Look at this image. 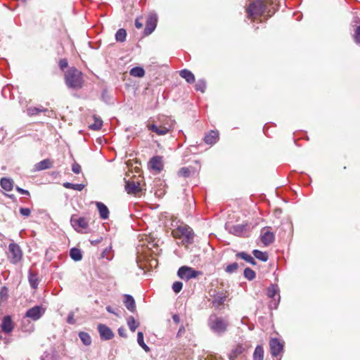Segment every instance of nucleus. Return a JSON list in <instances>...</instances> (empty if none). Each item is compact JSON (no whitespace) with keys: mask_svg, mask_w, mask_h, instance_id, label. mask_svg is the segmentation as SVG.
<instances>
[{"mask_svg":"<svg viewBox=\"0 0 360 360\" xmlns=\"http://www.w3.org/2000/svg\"><path fill=\"white\" fill-rule=\"evenodd\" d=\"M127 32L124 29H119L115 34V39L119 42H124L126 40Z\"/></svg>","mask_w":360,"mask_h":360,"instance_id":"36","label":"nucleus"},{"mask_svg":"<svg viewBox=\"0 0 360 360\" xmlns=\"http://www.w3.org/2000/svg\"><path fill=\"white\" fill-rule=\"evenodd\" d=\"M267 295L272 298L274 300V307L276 308L277 302H279L280 295H278V288L276 285H271L267 288ZM273 303L271 304V307H272Z\"/></svg>","mask_w":360,"mask_h":360,"instance_id":"12","label":"nucleus"},{"mask_svg":"<svg viewBox=\"0 0 360 360\" xmlns=\"http://www.w3.org/2000/svg\"><path fill=\"white\" fill-rule=\"evenodd\" d=\"M94 122L90 124L89 128L93 130H99L103 126V121L100 117L94 116Z\"/></svg>","mask_w":360,"mask_h":360,"instance_id":"37","label":"nucleus"},{"mask_svg":"<svg viewBox=\"0 0 360 360\" xmlns=\"http://www.w3.org/2000/svg\"><path fill=\"white\" fill-rule=\"evenodd\" d=\"M266 6L263 0H257L250 4L246 12L249 18H252L255 15H262L264 13Z\"/></svg>","mask_w":360,"mask_h":360,"instance_id":"5","label":"nucleus"},{"mask_svg":"<svg viewBox=\"0 0 360 360\" xmlns=\"http://www.w3.org/2000/svg\"><path fill=\"white\" fill-rule=\"evenodd\" d=\"M274 234L268 229H263L261 234V240L262 243L267 246L274 241Z\"/></svg>","mask_w":360,"mask_h":360,"instance_id":"14","label":"nucleus"},{"mask_svg":"<svg viewBox=\"0 0 360 360\" xmlns=\"http://www.w3.org/2000/svg\"><path fill=\"white\" fill-rule=\"evenodd\" d=\"M148 128L150 131L157 134L159 136L165 135L170 131V129L165 126L158 127L155 124L148 125Z\"/></svg>","mask_w":360,"mask_h":360,"instance_id":"16","label":"nucleus"},{"mask_svg":"<svg viewBox=\"0 0 360 360\" xmlns=\"http://www.w3.org/2000/svg\"><path fill=\"white\" fill-rule=\"evenodd\" d=\"M252 254L257 259L262 262H266L269 259V255L266 252H262L258 250H254L252 251Z\"/></svg>","mask_w":360,"mask_h":360,"instance_id":"34","label":"nucleus"},{"mask_svg":"<svg viewBox=\"0 0 360 360\" xmlns=\"http://www.w3.org/2000/svg\"><path fill=\"white\" fill-rule=\"evenodd\" d=\"M0 185L5 191H10L13 189V182L11 179L4 177L0 180Z\"/></svg>","mask_w":360,"mask_h":360,"instance_id":"25","label":"nucleus"},{"mask_svg":"<svg viewBox=\"0 0 360 360\" xmlns=\"http://www.w3.org/2000/svg\"><path fill=\"white\" fill-rule=\"evenodd\" d=\"M79 337L84 345L89 346L91 344V338L89 333L86 332H79Z\"/></svg>","mask_w":360,"mask_h":360,"instance_id":"35","label":"nucleus"},{"mask_svg":"<svg viewBox=\"0 0 360 360\" xmlns=\"http://www.w3.org/2000/svg\"><path fill=\"white\" fill-rule=\"evenodd\" d=\"M236 257L244 259L245 261H246L247 262H248L252 265L256 264V262L254 259V258L252 256H250V255L247 254L246 252H238L236 254Z\"/></svg>","mask_w":360,"mask_h":360,"instance_id":"30","label":"nucleus"},{"mask_svg":"<svg viewBox=\"0 0 360 360\" xmlns=\"http://www.w3.org/2000/svg\"><path fill=\"white\" fill-rule=\"evenodd\" d=\"M208 326L214 333L222 335L227 330L229 323L225 318L212 314L208 319Z\"/></svg>","mask_w":360,"mask_h":360,"instance_id":"2","label":"nucleus"},{"mask_svg":"<svg viewBox=\"0 0 360 360\" xmlns=\"http://www.w3.org/2000/svg\"><path fill=\"white\" fill-rule=\"evenodd\" d=\"M20 213L26 217H28L31 214V210L29 208L27 207H20Z\"/></svg>","mask_w":360,"mask_h":360,"instance_id":"47","label":"nucleus"},{"mask_svg":"<svg viewBox=\"0 0 360 360\" xmlns=\"http://www.w3.org/2000/svg\"><path fill=\"white\" fill-rule=\"evenodd\" d=\"M28 281L32 289H37L39 283L37 273L30 269L28 271Z\"/></svg>","mask_w":360,"mask_h":360,"instance_id":"18","label":"nucleus"},{"mask_svg":"<svg viewBox=\"0 0 360 360\" xmlns=\"http://www.w3.org/2000/svg\"><path fill=\"white\" fill-rule=\"evenodd\" d=\"M271 354L276 357L283 352V343L278 338H271L269 341Z\"/></svg>","mask_w":360,"mask_h":360,"instance_id":"9","label":"nucleus"},{"mask_svg":"<svg viewBox=\"0 0 360 360\" xmlns=\"http://www.w3.org/2000/svg\"><path fill=\"white\" fill-rule=\"evenodd\" d=\"M125 190L128 194H136L141 191L140 183L134 181H127Z\"/></svg>","mask_w":360,"mask_h":360,"instance_id":"13","label":"nucleus"},{"mask_svg":"<svg viewBox=\"0 0 360 360\" xmlns=\"http://www.w3.org/2000/svg\"><path fill=\"white\" fill-rule=\"evenodd\" d=\"M158 22V17L157 15L155 13H150L148 15L146 22V27L144 29V35L148 36L155 29L157 26Z\"/></svg>","mask_w":360,"mask_h":360,"instance_id":"10","label":"nucleus"},{"mask_svg":"<svg viewBox=\"0 0 360 360\" xmlns=\"http://www.w3.org/2000/svg\"><path fill=\"white\" fill-rule=\"evenodd\" d=\"M21 329L23 332L31 333L34 330V324L27 318H25L22 321Z\"/></svg>","mask_w":360,"mask_h":360,"instance_id":"21","label":"nucleus"},{"mask_svg":"<svg viewBox=\"0 0 360 360\" xmlns=\"http://www.w3.org/2000/svg\"><path fill=\"white\" fill-rule=\"evenodd\" d=\"M226 300V295L224 292H218L213 297L212 304L214 307L218 308L224 303Z\"/></svg>","mask_w":360,"mask_h":360,"instance_id":"19","label":"nucleus"},{"mask_svg":"<svg viewBox=\"0 0 360 360\" xmlns=\"http://www.w3.org/2000/svg\"><path fill=\"white\" fill-rule=\"evenodd\" d=\"M135 27L137 29H141L143 27V24L139 21V18H136L135 20Z\"/></svg>","mask_w":360,"mask_h":360,"instance_id":"56","label":"nucleus"},{"mask_svg":"<svg viewBox=\"0 0 360 360\" xmlns=\"http://www.w3.org/2000/svg\"><path fill=\"white\" fill-rule=\"evenodd\" d=\"M183 288V283L180 281H175L172 285V290L174 292H179Z\"/></svg>","mask_w":360,"mask_h":360,"instance_id":"45","label":"nucleus"},{"mask_svg":"<svg viewBox=\"0 0 360 360\" xmlns=\"http://www.w3.org/2000/svg\"><path fill=\"white\" fill-rule=\"evenodd\" d=\"M66 86L72 89H80L83 86L84 79L82 72L75 67L70 68L64 75Z\"/></svg>","mask_w":360,"mask_h":360,"instance_id":"1","label":"nucleus"},{"mask_svg":"<svg viewBox=\"0 0 360 360\" xmlns=\"http://www.w3.org/2000/svg\"><path fill=\"white\" fill-rule=\"evenodd\" d=\"M185 330V327L184 326H181L176 334L177 338L181 337L184 334Z\"/></svg>","mask_w":360,"mask_h":360,"instance_id":"54","label":"nucleus"},{"mask_svg":"<svg viewBox=\"0 0 360 360\" xmlns=\"http://www.w3.org/2000/svg\"><path fill=\"white\" fill-rule=\"evenodd\" d=\"M137 342L140 347H141L146 352H148L150 350V348L144 342L143 333L142 332H138Z\"/></svg>","mask_w":360,"mask_h":360,"instance_id":"39","label":"nucleus"},{"mask_svg":"<svg viewBox=\"0 0 360 360\" xmlns=\"http://www.w3.org/2000/svg\"><path fill=\"white\" fill-rule=\"evenodd\" d=\"M124 303L127 309L131 312H134L136 311V303L132 296L125 295Z\"/></svg>","mask_w":360,"mask_h":360,"instance_id":"20","label":"nucleus"},{"mask_svg":"<svg viewBox=\"0 0 360 360\" xmlns=\"http://www.w3.org/2000/svg\"><path fill=\"white\" fill-rule=\"evenodd\" d=\"M244 351V348L242 345H237L235 348H233L230 354L229 359L230 360H235L240 354H241Z\"/></svg>","mask_w":360,"mask_h":360,"instance_id":"27","label":"nucleus"},{"mask_svg":"<svg viewBox=\"0 0 360 360\" xmlns=\"http://www.w3.org/2000/svg\"><path fill=\"white\" fill-rule=\"evenodd\" d=\"M244 276L249 281H252L255 278L256 274H255V272L252 269L248 267V268H245L244 270Z\"/></svg>","mask_w":360,"mask_h":360,"instance_id":"41","label":"nucleus"},{"mask_svg":"<svg viewBox=\"0 0 360 360\" xmlns=\"http://www.w3.org/2000/svg\"><path fill=\"white\" fill-rule=\"evenodd\" d=\"M36 167L38 170L49 169L52 167V162L49 159H45L37 163Z\"/></svg>","mask_w":360,"mask_h":360,"instance_id":"31","label":"nucleus"},{"mask_svg":"<svg viewBox=\"0 0 360 360\" xmlns=\"http://www.w3.org/2000/svg\"><path fill=\"white\" fill-rule=\"evenodd\" d=\"M16 190L20 194H23V195H27V196L30 195V192L28 191H27V190H25V189L21 188L20 187H17Z\"/></svg>","mask_w":360,"mask_h":360,"instance_id":"55","label":"nucleus"},{"mask_svg":"<svg viewBox=\"0 0 360 360\" xmlns=\"http://www.w3.org/2000/svg\"><path fill=\"white\" fill-rule=\"evenodd\" d=\"M172 319L175 323H179L180 322V318L178 314H174L172 316Z\"/></svg>","mask_w":360,"mask_h":360,"instance_id":"57","label":"nucleus"},{"mask_svg":"<svg viewBox=\"0 0 360 360\" xmlns=\"http://www.w3.org/2000/svg\"><path fill=\"white\" fill-rule=\"evenodd\" d=\"M46 111H48L47 108H44L41 105L39 107H30L27 110V114L30 116L37 115L40 112H45Z\"/></svg>","mask_w":360,"mask_h":360,"instance_id":"26","label":"nucleus"},{"mask_svg":"<svg viewBox=\"0 0 360 360\" xmlns=\"http://www.w3.org/2000/svg\"><path fill=\"white\" fill-rule=\"evenodd\" d=\"M206 89V82L205 80L200 79L195 84V89L201 92H204Z\"/></svg>","mask_w":360,"mask_h":360,"instance_id":"43","label":"nucleus"},{"mask_svg":"<svg viewBox=\"0 0 360 360\" xmlns=\"http://www.w3.org/2000/svg\"><path fill=\"white\" fill-rule=\"evenodd\" d=\"M354 41L357 44H360V26L356 27L354 30Z\"/></svg>","mask_w":360,"mask_h":360,"instance_id":"46","label":"nucleus"},{"mask_svg":"<svg viewBox=\"0 0 360 360\" xmlns=\"http://www.w3.org/2000/svg\"><path fill=\"white\" fill-rule=\"evenodd\" d=\"M253 360H264V349L262 346L257 345L253 353Z\"/></svg>","mask_w":360,"mask_h":360,"instance_id":"29","label":"nucleus"},{"mask_svg":"<svg viewBox=\"0 0 360 360\" xmlns=\"http://www.w3.org/2000/svg\"><path fill=\"white\" fill-rule=\"evenodd\" d=\"M118 334L120 336H121L122 338L127 337V333H126V329L124 327H120L118 328Z\"/></svg>","mask_w":360,"mask_h":360,"instance_id":"52","label":"nucleus"},{"mask_svg":"<svg viewBox=\"0 0 360 360\" xmlns=\"http://www.w3.org/2000/svg\"><path fill=\"white\" fill-rule=\"evenodd\" d=\"M98 210L99 211L101 218L105 219L108 218L109 216V210L108 207L102 202L96 203Z\"/></svg>","mask_w":360,"mask_h":360,"instance_id":"24","label":"nucleus"},{"mask_svg":"<svg viewBox=\"0 0 360 360\" xmlns=\"http://www.w3.org/2000/svg\"><path fill=\"white\" fill-rule=\"evenodd\" d=\"M105 309H106L107 311H108L109 313L113 314H115V315H116V316H119V314H118V312L117 311H118V309H113L112 307H110V306H107Z\"/></svg>","mask_w":360,"mask_h":360,"instance_id":"53","label":"nucleus"},{"mask_svg":"<svg viewBox=\"0 0 360 360\" xmlns=\"http://www.w3.org/2000/svg\"><path fill=\"white\" fill-rule=\"evenodd\" d=\"M58 65L60 68L63 70L65 68H66L68 66V60L65 58L60 59L59 60Z\"/></svg>","mask_w":360,"mask_h":360,"instance_id":"49","label":"nucleus"},{"mask_svg":"<svg viewBox=\"0 0 360 360\" xmlns=\"http://www.w3.org/2000/svg\"><path fill=\"white\" fill-rule=\"evenodd\" d=\"M129 74L133 77L141 78L145 75V70L141 67H134L130 70Z\"/></svg>","mask_w":360,"mask_h":360,"instance_id":"28","label":"nucleus"},{"mask_svg":"<svg viewBox=\"0 0 360 360\" xmlns=\"http://www.w3.org/2000/svg\"><path fill=\"white\" fill-rule=\"evenodd\" d=\"M191 174V169L188 167H182L178 172V175L184 178L188 177Z\"/></svg>","mask_w":360,"mask_h":360,"instance_id":"42","label":"nucleus"},{"mask_svg":"<svg viewBox=\"0 0 360 360\" xmlns=\"http://www.w3.org/2000/svg\"><path fill=\"white\" fill-rule=\"evenodd\" d=\"M179 75L186 79L189 84H193L195 82L194 75L188 70L184 69L179 72Z\"/></svg>","mask_w":360,"mask_h":360,"instance_id":"22","label":"nucleus"},{"mask_svg":"<svg viewBox=\"0 0 360 360\" xmlns=\"http://www.w3.org/2000/svg\"><path fill=\"white\" fill-rule=\"evenodd\" d=\"M247 229V224H236L229 229V232L238 236L244 235Z\"/></svg>","mask_w":360,"mask_h":360,"instance_id":"17","label":"nucleus"},{"mask_svg":"<svg viewBox=\"0 0 360 360\" xmlns=\"http://www.w3.org/2000/svg\"><path fill=\"white\" fill-rule=\"evenodd\" d=\"M63 186L66 188L73 189V190L79 191H81L82 190H83V188L84 187V186L81 184H74L69 183V182L64 183Z\"/></svg>","mask_w":360,"mask_h":360,"instance_id":"40","label":"nucleus"},{"mask_svg":"<svg viewBox=\"0 0 360 360\" xmlns=\"http://www.w3.org/2000/svg\"><path fill=\"white\" fill-rule=\"evenodd\" d=\"M238 268V264L236 262H233V263L230 264L226 266V271L229 274H232V273L236 271Z\"/></svg>","mask_w":360,"mask_h":360,"instance_id":"44","label":"nucleus"},{"mask_svg":"<svg viewBox=\"0 0 360 360\" xmlns=\"http://www.w3.org/2000/svg\"><path fill=\"white\" fill-rule=\"evenodd\" d=\"M7 257L8 261L13 264H16L22 260V251L19 245L15 243H11L9 244Z\"/></svg>","mask_w":360,"mask_h":360,"instance_id":"4","label":"nucleus"},{"mask_svg":"<svg viewBox=\"0 0 360 360\" xmlns=\"http://www.w3.org/2000/svg\"><path fill=\"white\" fill-rule=\"evenodd\" d=\"M70 257L76 262L80 261L82 258L81 250L76 248H73L70 250Z\"/></svg>","mask_w":360,"mask_h":360,"instance_id":"32","label":"nucleus"},{"mask_svg":"<svg viewBox=\"0 0 360 360\" xmlns=\"http://www.w3.org/2000/svg\"><path fill=\"white\" fill-rule=\"evenodd\" d=\"M150 165L153 169H155L157 170H160L161 167H162V162H161L160 158L158 157V156H155V157L152 158L150 161Z\"/></svg>","mask_w":360,"mask_h":360,"instance_id":"33","label":"nucleus"},{"mask_svg":"<svg viewBox=\"0 0 360 360\" xmlns=\"http://www.w3.org/2000/svg\"><path fill=\"white\" fill-rule=\"evenodd\" d=\"M98 331L99 333L101 339L102 340H109L113 338L114 333L112 330L107 326L105 324L99 323L97 326Z\"/></svg>","mask_w":360,"mask_h":360,"instance_id":"11","label":"nucleus"},{"mask_svg":"<svg viewBox=\"0 0 360 360\" xmlns=\"http://www.w3.org/2000/svg\"><path fill=\"white\" fill-rule=\"evenodd\" d=\"M8 288L5 286L2 287L0 290V297L2 298H7L8 297Z\"/></svg>","mask_w":360,"mask_h":360,"instance_id":"50","label":"nucleus"},{"mask_svg":"<svg viewBox=\"0 0 360 360\" xmlns=\"http://www.w3.org/2000/svg\"><path fill=\"white\" fill-rule=\"evenodd\" d=\"M70 222L72 227L78 232L86 229L89 226V221L86 218L77 217L76 215L71 217Z\"/></svg>","mask_w":360,"mask_h":360,"instance_id":"7","label":"nucleus"},{"mask_svg":"<svg viewBox=\"0 0 360 360\" xmlns=\"http://www.w3.org/2000/svg\"><path fill=\"white\" fill-rule=\"evenodd\" d=\"M202 272L200 271H196L191 267L187 266H183L180 267L178 270L177 275L178 276L185 281H188L191 278H195L198 277L199 275H201Z\"/></svg>","mask_w":360,"mask_h":360,"instance_id":"6","label":"nucleus"},{"mask_svg":"<svg viewBox=\"0 0 360 360\" xmlns=\"http://www.w3.org/2000/svg\"><path fill=\"white\" fill-rule=\"evenodd\" d=\"M218 140V133L214 131H211L205 136L204 141L207 144L212 145L215 143Z\"/></svg>","mask_w":360,"mask_h":360,"instance_id":"23","label":"nucleus"},{"mask_svg":"<svg viewBox=\"0 0 360 360\" xmlns=\"http://www.w3.org/2000/svg\"><path fill=\"white\" fill-rule=\"evenodd\" d=\"M127 325L129 329L132 332H134L136 329L139 327V323L135 320V319L133 316H131L127 319Z\"/></svg>","mask_w":360,"mask_h":360,"instance_id":"38","label":"nucleus"},{"mask_svg":"<svg viewBox=\"0 0 360 360\" xmlns=\"http://www.w3.org/2000/svg\"><path fill=\"white\" fill-rule=\"evenodd\" d=\"M45 313V309L42 307L37 305L29 309L25 314V318L31 319L32 321L39 320Z\"/></svg>","mask_w":360,"mask_h":360,"instance_id":"8","label":"nucleus"},{"mask_svg":"<svg viewBox=\"0 0 360 360\" xmlns=\"http://www.w3.org/2000/svg\"><path fill=\"white\" fill-rule=\"evenodd\" d=\"M172 235L176 238L181 239L184 245L193 243L194 233L193 229L187 225H180L172 231Z\"/></svg>","mask_w":360,"mask_h":360,"instance_id":"3","label":"nucleus"},{"mask_svg":"<svg viewBox=\"0 0 360 360\" xmlns=\"http://www.w3.org/2000/svg\"><path fill=\"white\" fill-rule=\"evenodd\" d=\"M74 312L71 311L68 314L67 318V322L70 324H74L75 323V320L74 319Z\"/></svg>","mask_w":360,"mask_h":360,"instance_id":"51","label":"nucleus"},{"mask_svg":"<svg viewBox=\"0 0 360 360\" xmlns=\"http://www.w3.org/2000/svg\"><path fill=\"white\" fill-rule=\"evenodd\" d=\"M14 328L13 322L10 316H6L2 319L1 329L5 333H11Z\"/></svg>","mask_w":360,"mask_h":360,"instance_id":"15","label":"nucleus"},{"mask_svg":"<svg viewBox=\"0 0 360 360\" xmlns=\"http://www.w3.org/2000/svg\"><path fill=\"white\" fill-rule=\"evenodd\" d=\"M72 171L75 174H79L81 172V166L75 162L72 165Z\"/></svg>","mask_w":360,"mask_h":360,"instance_id":"48","label":"nucleus"}]
</instances>
